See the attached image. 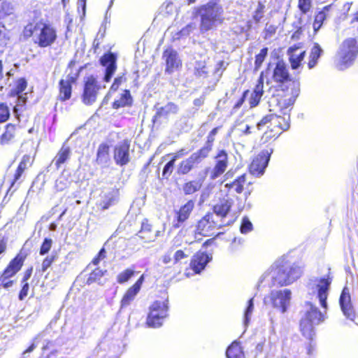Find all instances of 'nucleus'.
<instances>
[{
    "label": "nucleus",
    "mask_w": 358,
    "mask_h": 358,
    "mask_svg": "<svg viewBox=\"0 0 358 358\" xmlns=\"http://www.w3.org/2000/svg\"><path fill=\"white\" fill-rule=\"evenodd\" d=\"M143 281L144 275L143 274L131 287L127 289L120 301L121 309L125 308L131 304L135 299V296L139 292Z\"/></svg>",
    "instance_id": "nucleus-26"
},
{
    "label": "nucleus",
    "mask_w": 358,
    "mask_h": 358,
    "mask_svg": "<svg viewBox=\"0 0 358 358\" xmlns=\"http://www.w3.org/2000/svg\"><path fill=\"white\" fill-rule=\"evenodd\" d=\"M245 182L246 175L244 173L237 177L232 182L226 184L225 186L228 188L234 187L236 193L241 194L243 190V187Z\"/></svg>",
    "instance_id": "nucleus-42"
},
{
    "label": "nucleus",
    "mask_w": 358,
    "mask_h": 358,
    "mask_svg": "<svg viewBox=\"0 0 358 358\" xmlns=\"http://www.w3.org/2000/svg\"><path fill=\"white\" fill-rule=\"evenodd\" d=\"M32 161L31 157L29 155H24L22 156L21 161L20 162L13 176V178L10 181V187L7 191V193L11 190L14 187L15 184L20 180L24 172L31 166Z\"/></svg>",
    "instance_id": "nucleus-30"
},
{
    "label": "nucleus",
    "mask_w": 358,
    "mask_h": 358,
    "mask_svg": "<svg viewBox=\"0 0 358 358\" xmlns=\"http://www.w3.org/2000/svg\"><path fill=\"white\" fill-rule=\"evenodd\" d=\"M10 116V111L8 104L5 102L0 103V124L8 121Z\"/></svg>",
    "instance_id": "nucleus-47"
},
{
    "label": "nucleus",
    "mask_w": 358,
    "mask_h": 358,
    "mask_svg": "<svg viewBox=\"0 0 358 358\" xmlns=\"http://www.w3.org/2000/svg\"><path fill=\"white\" fill-rule=\"evenodd\" d=\"M68 185L66 178H59L55 182V188L57 191L62 192L68 187Z\"/></svg>",
    "instance_id": "nucleus-58"
},
{
    "label": "nucleus",
    "mask_w": 358,
    "mask_h": 358,
    "mask_svg": "<svg viewBox=\"0 0 358 358\" xmlns=\"http://www.w3.org/2000/svg\"><path fill=\"white\" fill-rule=\"evenodd\" d=\"M221 127H216L213 128L208 134L206 138V141L205 145L200 148L199 149L203 151L205 154L209 156L210 152H211L213 144L215 142V136L217 134L220 128Z\"/></svg>",
    "instance_id": "nucleus-40"
},
{
    "label": "nucleus",
    "mask_w": 358,
    "mask_h": 358,
    "mask_svg": "<svg viewBox=\"0 0 358 358\" xmlns=\"http://www.w3.org/2000/svg\"><path fill=\"white\" fill-rule=\"evenodd\" d=\"M27 80L24 78H18L15 81L14 87L10 90L8 96L9 97L17 96L19 99H22L20 94L27 89Z\"/></svg>",
    "instance_id": "nucleus-36"
},
{
    "label": "nucleus",
    "mask_w": 358,
    "mask_h": 358,
    "mask_svg": "<svg viewBox=\"0 0 358 358\" xmlns=\"http://www.w3.org/2000/svg\"><path fill=\"white\" fill-rule=\"evenodd\" d=\"M175 166V162L173 160L169 161L163 168L162 170V179L168 180L171 176Z\"/></svg>",
    "instance_id": "nucleus-51"
},
{
    "label": "nucleus",
    "mask_w": 358,
    "mask_h": 358,
    "mask_svg": "<svg viewBox=\"0 0 358 358\" xmlns=\"http://www.w3.org/2000/svg\"><path fill=\"white\" fill-rule=\"evenodd\" d=\"M313 0H298L297 7L302 14L308 13L312 8Z\"/></svg>",
    "instance_id": "nucleus-49"
},
{
    "label": "nucleus",
    "mask_w": 358,
    "mask_h": 358,
    "mask_svg": "<svg viewBox=\"0 0 358 358\" xmlns=\"http://www.w3.org/2000/svg\"><path fill=\"white\" fill-rule=\"evenodd\" d=\"M234 222V219L220 220L213 213H207L196 222L194 232L203 236H211L217 230L231 225Z\"/></svg>",
    "instance_id": "nucleus-6"
},
{
    "label": "nucleus",
    "mask_w": 358,
    "mask_h": 358,
    "mask_svg": "<svg viewBox=\"0 0 358 358\" xmlns=\"http://www.w3.org/2000/svg\"><path fill=\"white\" fill-rule=\"evenodd\" d=\"M215 159V164L210 174V178L212 180H215L222 175L228 166V155L224 150H219Z\"/></svg>",
    "instance_id": "nucleus-25"
},
{
    "label": "nucleus",
    "mask_w": 358,
    "mask_h": 358,
    "mask_svg": "<svg viewBox=\"0 0 358 358\" xmlns=\"http://www.w3.org/2000/svg\"><path fill=\"white\" fill-rule=\"evenodd\" d=\"M162 59L165 61L166 73L171 74L182 67V61L177 51L172 48H166L163 51Z\"/></svg>",
    "instance_id": "nucleus-21"
},
{
    "label": "nucleus",
    "mask_w": 358,
    "mask_h": 358,
    "mask_svg": "<svg viewBox=\"0 0 358 358\" xmlns=\"http://www.w3.org/2000/svg\"><path fill=\"white\" fill-rule=\"evenodd\" d=\"M71 155V150L70 147L62 145L52 162L54 163L56 169L59 170L63 164L66 163L70 159Z\"/></svg>",
    "instance_id": "nucleus-32"
},
{
    "label": "nucleus",
    "mask_w": 358,
    "mask_h": 358,
    "mask_svg": "<svg viewBox=\"0 0 358 358\" xmlns=\"http://www.w3.org/2000/svg\"><path fill=\"white\" fill-rule=\"evenodd\" d=\"M268 48L266 47L263 48L261 49L260 52L255 55V65H254V70L258 71L261 66H262V64L264 63L266 57L268 55Z\"/></svg>",
    "instance_id": "nucleus-45"
},
{
    "label": "nucleus",
    "mask_w": 358,
    "mask_h": 358,
    "mask_svg": "<svg viewBox=\"0 0 358 358\" xmlns=\"http://www.w3.org/2000/svg\"><path fill=\"white\" fill-rule=\"evenodd\" d=\"M208 73L206 71V66L203 62H197L196 65L194 70V74L196 77H201L206 76Z\"/></svg>",
    "instance_id": "nucleus-55"
},
{
    "label": "nucleus",
    "mask_w": 358,
    "mask_h": 358,
    "mask_svg": "<svg viewBox=\"0 0 358 358\" xmlns=\"http://www.w3.org/2000/svg\"><path fill=\"white\" fill-rule=\"evenodd\" d=\"M264 4L262 2L259 1L257 3V8L252 15V20L255 23L258 24L260 22L261 20L264 17Z\"/></svg>",
    "instance_id": "nucleus-48"
},
{
    "label": "nucleus",
    "mask_w": 358,
    "mask_h": 358,
    "mask_svg": "<svg viewBox=\"0 0 358 358\" xmlns=\"http://www.w3.org/2000/svg\"><path fill=\"white\" fill-rule=\"evenodd\" d=\"M52 246V240L50 238H45L39 249V254L41 255H45L49 252Z\"/></svg>",
    "instance_id": "nucleus-53"
},
{
    "label": "nucleus",
    "mask_w": 358,
    "mask_h": 358,
    "mask_svg": "<svg viewBox=\"0 0 358 358\" xmlns=\"http://www.w3.org/2000/svg\"><path fill=\"white\" fill-rule=\"evenodd\" d=\"M110 145L106 143H101L97 149L96 162L97 164L106 163L109 159Z\"/></svg>",
    "instance_id": "nucleus-37"
},
{
    "label": "nucleus",
    "mask_w": 358,
    "mask_h": 358,
    "mask_svg": "<svg viewBox=\"0 0 358 358\" xmlns=\"http://www.w3.org/2000/svg\"><path fill=\"white\" fill-rule=\"evenodd\" d=\"M28 253L22 248L17 255L10 260L4 269L0 273V287L8 289L15 283L13 279L22 269Z\"/></svg>",
    "instance_id": "nucleus-5"
},
{
    "label": "nucleus",
    "mask_w": 358,
    "mask_h": 358,
    "mask_svg": "<svg viewBox=\"0 0 358 358\" xmlns=\"http://www.w3.org/2000/svg\"><path fill=\"white\" fill-rule=\"evenodd\" d=\"M20 36L24 41L31 38L34 44L40 48L52 47L58 38L56 27L43 19L28 22L23 27Z\"/></svg>",
    "instance_id": "nucleus-1"
},
{
    "label": "nucleus",
    "mask_w": 358,
    "mask_h": 358,
    "mask_svg": "<svg viewBox=\"0 0 358 358\" xmlns=\"http://www.w3.org/2000/svg\"><path fill=\"white\" fill-rule=\"evenodd\" d=\"M273 149L260 152L252 161L249 169L252 175L259 176L263 174L268 165Z\"/></svg>",
    "instance_id": "nucleus-19"
},
{
    "label": "nucleus",
    "mask_w": 358,
    "mask_h": 358,
    "mask_svg": "<svg viewBox=\"0 0 358 358\" xmlns=\"http://www.w3.org/2000/svg\"><path fill=\"white\" fill-rule=\"evenodd\" d=\"M250 92L249 90H245L242 96L239 98V99L236 102V103L233 106V109L236 110L239 109L243 104V103L245 101L246 96Z\"/></svg>",
    "instance_id": "nucleus-60"
},
{
    "label": "nucleus",
    "mask_w": 358,
    "mask_h": 358,
    "mask_svg": "<svg viewBox=\"0 0 358 358\" xmlns=\"http://www.w3.org/2000/svg\"><path fill=\"white\" fill-rule=\"evenodd\" d=\"M244 249V241L241 238H236L235 237L229 246V251L233 253L236 254L238 252H240L243 251Z\"/></svg>",
    "instance_id": "nucleus-46"
},
{
    "label": "nucleus",
    "mask_w": 358,
    "mask_h": 358,
    "mask_svg": "<svg viewBox=\"0 0 358 358\" xmlns=\"http://www.w3.org/2000/svg\"><path fill=\"white\" fill-rule=\"evenodd\" d=\"M169 295L167 292H161L159 299L155 300L148 308L145 325L149 328H159L169 316Z\"/></svg>",
    "instance_id": "nucleus-4"
},
{
    "label": "nucleus",
    "mask_w": 358,
    "mask_h": 358,
    "mask_svg": "<svg viewBox=\"0 0 358 358\" xmlns=\"http://www.w3.org/2000/svg\"><path fill=\"white\" fill-rule=\"evenodd\" d=\"M187 248L184 250L180 249L175 252L173 257V264H177L182 259H186L189 257V253L186 252Z\"/></svg>",
    "instance_id": "nucleus-54"
},
{
    "label": "nucleus",
    "mask_w": 358,
    "mask_h": 358,
    "mask_svg": "<svg viewBox=\"0 0 358 358\" xmlns=\"http://www.w3.org/2000/svg\"><path fill=\"white\" fill-rule=\"evenodd\" d=\"M271 270L273 272L271 285L275 287L289 285L299 279L302 274L299 266L296 264H292L284 259L276 262Z\"/></svg>",
    "instance_id": "nucleus-3"
},
{
    "label": "nucleus",
    "mask_w": 358,
    "mask_h": 358,
    "mask_svg": "<svg viewBox=\"0 0 358 358\" xmlns=\"http://www.w3.org/2000/svg\"><path fill=\"white\" fill-rule=\"evenodd\" d=\"M289 55V62L292 69H297L301 64L302 61L304 59L306 56V51L303 50L299 54L291 53Z\"/></svg>",
    "instance_id": "nucleus-43"
},
{
    "label": "nucleus",
    "mask_w": 358,
    "mask_h": 358,
    "mask_svg": "<svg viewBox=\"0 0 358 358\" xmlns=\"http://www.w3.org/2000/svg\"><path fill=\"white\" fill-rule=\"evenodd\" d=\"M324 320V315L316 307H311L300 321V331L307 338L311 340L314 336V325Z\"/></svg>",
    "instance_id": "nucleus-9"
},
{
    "label": "nucleus",
    "mask_w": 358,
    "mask_h": 358,
    "mask_svg": "<svg viewBox=\"0 0 358 358\" xmlns=\"http://www.w3.org/2000/svg\"><path fill=\"white\" fill-rule=\"evenodd\" d=\"M101 88V87L95 76L92 75L87 76L84 81L83 92L81 96L83 102L85 105H91L94 103Z\"/></svg>",
    "instance_id": "nucleus-11"
},
{
    "label": "nucleus",
    "mask_w": 358,
    "mask_h": 358,
    "mask_svg": "<svg viewBox=\"0 0 358 358\" xmlns=\"http://www.w3.org/2000/svg\"><path fill=\"white\" fill-rule=\"evenodd\" d=\"M269 66L270 64L266 67L269 69L268 73L266 76H264L266 85H272L274 83L277 84L276 88H278L279 85H285L291 82L296 81L292 78L286 64L283 62L279 61L276 62L270 77H268L271 71Z\"/></svg>",
    "instance_id": "nucleus-10"
},
{
    "label": "nucleus",
    "mask_w": 358,
    "mask_h": 358,
    "mask_svg": "<svg viewBox=\"0 0 358 358\" xmlns=\"http://www.w3.org/2000/svg\"><path fill=\"white\" fill-rule=\"evenodd\" d=\"M8 241L6 237L0 236V255L4 254L7 250Z\"/></svg>",
    "instance_id": "nucleus-63"
},
{
    "label": "nucleus",
    "mask_w": 358,
    "mask_h": 358,
    "mask_svg": "<svg viewBox=\"0 0 358 358\" xmlns=\"http://www.w3.org/2000/svg\"><path fill=\"white\" fill-rule=\"evenodd\" d=\"M233 201L231 199H223L213 206V213L220 220H225L232 207Z\"/></svg>",
    "instance_id": "nucleus-31"
},
{
    "label": "nucleus",
    "mask_w": 358,
    "mask_h": 358,
    "mask_svg": "<svg viewBox=\"0 0 358 358\" xmlns=\"http://www.w3.org/2000/svg\"><path fill=\"white\" fill-rule=\"evenodd\" d=\"M322 53V50L320 48V45L317 43H315L313 46L311 48L308 62V66L309 69H313L316 66L317 64V61L319 58L320 57Z\"/></svg>",
    "instance_id": "nucleus-41"
},
{
    "label": "nucleus",
    "mask_w": 358,
    "mask_h": 358,
    "mask_svg": "<svg viewBox=\"0 0 358 358\" xmlns=\"http://www.w3.org/2000/svg\"><path fill=\"white\" fill-rule=\"evenodd\" d=\"M117 55L111 51H108L100 57L99 64L106 68L103 81L109 83L117 69Z\"/></svg>",
    "instance_id": "nucleus-17"
},
{
    "label": "nucleus",
    "mask_w": 358,
    "mask_h": 358,
    "mask_svg": "<svg viewBox=\"0 0 358 358\" xmlns=\"http://www.w3.org/2000/svg\"><path fill=\"white\" fill-rule=\"evenodd\" d=\"M253 308H254L253 298H251L248 301V306H247V308H246V309L245 310V322H248L249 321L250 315H251V313L253 311Z\"/></svg>",
    "instance_id": "nucleus-61"
},
{
    "label": "nucleus",
    "mask_w": 358,
    "mask_h": 358,
    "mask_svg": "<svg viewBox=\"0 0 358 358\" xmlns=\"http://www.w3.org/2000/svg\"><path fill=\"white\" fill-rule=\"evenodd\" d=\"M137 235L144 243H150L155 239L157 234L153 229L152 224L148 218H144L142 220L141 229Z\"/></svg>",
    "instance_id": "nucleus-27"
},
{
    "label": "nucleus",
    "mask_w": 358,
    "mask_h": 358,
    "mask_svg": "<svg viewBox=\"0 0 358 358\" xmlns=\"http://www.w3.org/2000/svg\"><path fill=\"white\" fill-rule=\"evenodd\" d=\"M208 156L200 149L192 153L189 157L182 160L177 166V174L185 176L189 173L198 164Z\"/></svg>",
    "instance_id": "nucleus-12"
},
{
    "label": "nucleus",
    "mask_w": 358,
    "mask_h": 358,
    "mask_svg": "<svg viewBox=\"0 0 358 358\" xmlns=\"http://www.w3.org/2000/svg\"><path fill=\"white\" fill-rule=\"evenodd\" d=\"M278 92L277 94L278 104L282 109H285L292 106L296 101L300 92L299 82H291L285 85H279L276 88Z\"/></svg>",
    "instance_id": "nucleus-8"
},
{
    "label": "nucleus",
    "mask_w": 358,
    "mask_h": 358,
    "mask_svg": "<svg viewBox=\"0 0 358 358\" xmlns=\"http://www.w3.org/2000/svg\"><path fill=\"white\" fill-rule=\"evenodd\" d=\"M187 153H188V151L185 148H181V149L178 150L177 152H176L175 153L172 154V157L171 159L173 160L174 162H176V161L178 159L186 155Z\"/></svg>",
    "instance_id": "nucleus-62"
},
{
    "label": "nucleus",
    "mask_w": 358,
    "mask_h": 358,
    "mask_svg": "<svg viewBox=\"0 0 358 358\" xmlns=\"http://www.w3.org/2000/svg\"><path fill=\"white\" fill-rule=\"evenodd\" d=\"M270 299L273 308L280 310L281 313H285L289 303L291 291L285 289L282 291L272 292Z\"/></svg>",
    "instance_id": "nucleus-23"
},
{
    "label": "nucleus",
    "mask_w": 358,
    "mask_h": 358,
    "mask_svg": "<svg viewBox=\"0 0 358 358\" xmlns=\"http://www.w3.org/2000/svg\"><path fill=\"white\" fill-rule=\"evenodd\" d=\"M127 81V77H126V73H122L121 75L117 76L112 85H110V92H115L116 91L118 90L120 86L123 83H125Z\"/></svg>",
    "instance_id": "nucleus-50"
},
{
    "label": "nucleus",
    "mask_w": 358,
    "mask_h": 358,
    "mask_svg": "<svg viewBox=\"0 0 358 358\" xmlns=\"http://www.w3.org/2000/svg\"><path fill=\"white\" fill-rule=\"evenodd\" d=\"M134 269L126 268L117 275L116 281L118 284L122 285L128 282L134 275Z\"/></svg>",
    "instance_id": "nucleus-44"
},
{
    "label": "nucleus",
    "mask_w": 358,
    "mask_h": 358,
    "mask_svg": "<svg viewBox=\"0 0 358 358\" xmlns=\"http://www.w3.org/2000/svg\"><path fill=\"white\" fill-rule=\"evenodd\" d=\"M131 141L125 138L116 145L113 148V159L116 165L124 166L131 161L130 156Z\"/></svg>",
    "instance_id": "nucleus-16"
},
{
    "label": "nucleus",
    "mask_w": 358,
    "mask_h": 358,
    "mask_svg": "<svg viewBox=\"0 0 358 358\" xmlns=\"http://www.w3.org/2000/svg\"><path fill=\"white\" fill-rule=\"evenodd\" d=\"M333 280V276L330 272L325 275L315 278V289L317 291V296L320 301L321 306L327 308V298L330 287Z\"/></svg>",
    "instance_id": "nucleus-14"
},
{
    "label": "nucleus",
    "mask_w": 358,
    "mask_h": 358,
    "mask_svg": "<svg viewBox=\"0 0 358 358\" xmlns=\"http://www.w3.org/2000/svg\"><path fill=\"white\" fill-rule=\"evenodd\" d=\"M329 6L323 7V8L315 13L313 27L314 33L316 34L317 31L322 27V24L327 17V12L329 10Z\"/></svg>",
    "instance_id": "nucleus-38"
},
{
    "label": "nucleus",
    "mask_w": 358,
    "mask_h": 358,
    "mask_svg": "<svg viewBox=\"0 0 358 358\" xmlns=\"http://www.w3.org/2000/svg\"><path fill=\"white\" fill-rule=\"evenodd\" d=\"M78 73L79 72L75 75H68L66 79H61L59 81L57 96L59 101L64 102L71 98L73 85L76 83Z\"/></svg>",
    "instance_id": "nucleus-18"
},
{
    "label": "nucleus",
    "mask_w": 358,
    "mask_h": 358,
    "mask_svg": "<svg viewBox=\"0 0 358 358\" xmlns=\"http://www.w3.org/2000/svg\"><path fill=\"white\" fill-rule=\"evenodd\" d=\"M227 358H245V353L241 343L237 341H233L226 350Z\"/></svg>",
    "instance_id": "nucleus-34"
},
{
    "label": "nucleus",
    "mask_w": 358,
    "mask_h": 358,
    "mask_svg": "<svg viewBox=\"0 0 358 358\" xmlns=\"http://www.w3.org/2000/svg\"><path fill=\"white\" fill-rule=\"evenodd\" d=\"M200 10L205 11L201 15L200 29L202 31H208L213 29L215 22H223L222 8L216 3L208 2L201 6Z\"/></svg>",
    "instance_id": "nucleus-7"
},
{
    "label": "nucleus",
    "mask_w": 358,
    "mask_h": 358,
    "mask_svg": "<svg viewBox=\"0 0 358 358\" xmlns=\"http://www.w3.org/2000/svg\"><path fill=\"white\" fill-rule=\"evenodd\" d=\"M303 29L302 27H298L297 29L292 33L291 39L294 41L299 40L303 34Z\"/></svg>",
    "instance_id": "nucleus-64"
},
{
    "label": "nucleus",
    "mask_w": 358,
    "mask_h": 358,
    "mask_svg": "<svg viewBox=\"0 0 358 358\" xmlns=\"http://www.w3.org/2000/svg\"><path fill=\"white\" fill-rule=\"evenodd\" d=\"M22 287L18 294V299L20 301H23L28 295L29 290V285L28 282L21 281Z\"/></svg>",
    "instance_id": "nucleus-57"
},
{
    "label": "nucleus",
    "mask_w": 358,
    "mask_h": 358,
    "mask_svg": "<svg viewBox=\"0 0 358 358\" xmlns=\"http://www.w3.org/2000/svg\"><path fill=\"white\" fill-rule=\"evenodd\" d=\"M178 110V106L176 103L169 102L164 106H162L157 110L155 114L152 117V123L153 124L160 123L161 118H166L171 114H176Z\"/></svg>",
    "instance_id": "nucleus-28"
},
{
    "label": "nucleus",
    "mask_w": 358,
    "mask_h": 358,
    "mask_svg": "<svg viewBox=\"0 0 358 358\" xmlns=\"http://www.w3.org/2000/svg\"><path fill=\"white\" fill-rule=\"evenodd\" d=\"M19 132V126L13 123H8L4 127V130L0 136V144L8 145L13 143Z\"/></svg>",
    "instance_id": "nucleus-29"
},
{
    "label": "nucleus",
    "mask_w": 358,
    "mask_h": 358,
    "mask_svg": "<svg viewBox=\"0 0 358 358\" xmlns=\"http://www.w3.org/2000/svg\"><path fill=\"white\" fill-rule=\"evenodd\" d=\"M342 62L345 65L351 64L358 54V45L357 40L349 38L343 41L342 43Z\"/></svg>",
    "instance_id": "nucleus-24"
},
{
    "label": "nucleus",
    "mask_w": 358,
    "mask_h": 358,
    "mask_svg": "<svg viewBox=\"0 0 358 358\" xmlns=\"http://www.w3.org/2000/svg\"><path fill=\"white\" fill-rule=\"evenodd\" d=\"M211 260L210 254L201 250L197 251L190 259L189 266L186 269L187 271H190L187 275L199 274Z\"/></svg>",
    "instance_id": "nucleus-13"
},
{
    "label": "nucleus",
    "mask_w": 358,
    "mask_h": 358,
    "mask_svg": "<svg viewBox=\"0 0 358 358\" xmlns=\"http://www.w3.org/2000/svg\"><path fill=\"white\" fill-rule=\"evenodd\" d=\"M194 208L195 201L189 199L178 209L175 210L172 227L176 229L182 227L190 218Z\"/></svg>",
    "instance_id": "nucleus-15"
},
{
    "label": "nucleus",
    "mask_w": 358,
    "mask_h": 358,
    "mask_svg": "<svg viewBox=\"0 0 358 358\" xmlns=\"http://www.w3.org/2000/svg\"><path fill=\"white\" fill-rule=\"evenodd\" d=\"M202 187V182L196 179L185 181L182 185L185 195H192L199 192Z\"/></svg>",
    "instance_id": "nucleus-35"
},
{
    "label": "nucleus",
    "mask_w": 358,
    "mask_h": 358,
    "mask_svg": "<svg viewBox=\"0 0 358 358\" xmlns=\"http://www.w3.org/2000/svg\"><path fill=\"white\" fill-rule=\"evenodd\" d=\"M268 68L260 73V75L257 79V82L251 92L250 95L248 98V103L250 108H253L259 105L264 94V76L268 73Z\"/></svg>",
    "instance_id": "nucleus-22"
},
{
    "label": "nucleus",
    "mask_w": 358,
    "mask_h": 358,
    "mask_svg": "<svg viewBox=\"0 0 358 358\" xmlns=\"http://www.w3.org/2000/svg\"><path fill=\"white\" fill-rule=\"evenodd\" d=\"M106 272V270H102L99 267L94 268L89 273L85 283L88 285L94 283L103 285V283L101 282V279L105 275Z\"/></svg>",
    "instance_id": "nucleus-39"
},
{
    "label": "nucleus",
    "mask_w": 358,
    "mask_h": 358,
    "mask_svg": "<svg viewBox=\"0 0 358 358\" xmlns=\"http://www.w3.org/2000/svg\"><path fill=\"white\" fill-rule=\"evenodd\" d=\"M133 104V97L129 90H124L120 97L112 103V108L117 110L121 108L130 107Z\"/></svg>",
    "instance_id": "nucleus-33"
},
{
    "label": "nucleus",
    "mask_w": 358,
    "mask_h": 358,
    "mask_svg": "<svg viewBox=\"0 0 358 358\" xmlns=\"http://www.w3.org/2000/svg\"><path fill=\"white\" fill-rule=\"evenodd\" d=\"M106 252L104 248H102L98 254L92 259V264L94 265H98L101 259H103L106 257Z\"/></svg>",
    "instance_id": "nucleus-59"
},
{
    "label": "nucleus",
    "mask_w": 358,
    "mask_h": 358,
    "mask_svg": "<svg viewBox=\"0 0 358 358\" xmlns=\"http://www.w3.org/2000/svg\"><path fill=\"white\" fill-rule=\"evenodd\" d=\"M253 229L252 222L247 217H244L242 219L241 224L240 227V231L242 234H247L251 231Z\"/></svg>",
    "instance_id": "nucleus-56"
},
{
    "label": "nucleus",
    "mask_w": 358,
    "mask_h": 358,
    "mask_svg": "<svg viewBox=\"0 0 358 358\" xmlns=\"http://www.w3.org/2000/svg\"><path fill=\"white\" fill-rule=\"evenodd\" d=\"M266 130L264 132L261 141L263 144L274 142L284 131L289 129L290 127L289 117L278 115L270 113L264 115L257 122V127L261 130L264 127Z\"/></svg>",
    "instance_id": "nucleus-2"
},
{
    "label": "nucleus",
    "mask_w": 358,
    "mask_h": 358,
    "mask_svg": "<svg viewBox=\"0 0 358 358\" xmlns=\"http://www.w3.org/2000/svg\"><path fill=\"white\" fill-rule=\"evenodd\" d=\"M339 305L345 317L348 320L354 321L356 318V313L352 303L350 289L348 287H344L341 291L339 297Z\"/></svg>",
    "instance_id": "nucleus-20"
},
{
    "label": "nucleus",
    "mask_w": 358,
    "mask_h": 358,
    "mask_svg": "<svg viewBox=\"0 0 358 358\" xmlns=\"http://www.w3.org/2000/svg\"><path fill=\"white\" fill-rule=\"evenodd\" d=\"M57 259L56 255H51L46 256L42 261L41 271L43 273L46 271L54 263Z\"/></svg>",
    "instance_id": "nucleus-52"
}]
</instances>
